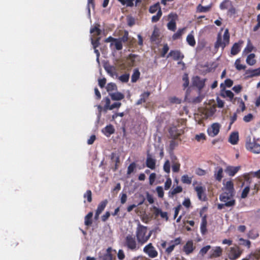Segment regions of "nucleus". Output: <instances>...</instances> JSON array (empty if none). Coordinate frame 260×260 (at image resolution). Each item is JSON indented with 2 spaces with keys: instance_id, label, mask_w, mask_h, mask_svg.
Segmentation results:
<instances>
[{
  "instance_id": "6ab92c4d",
  "label": "nucleus",
  "mask_w": 260,
  "mask_h": 260,
  "mask_svg": "<svg viewBox=\"0 0 260 260\" xmlns=\"http://www.w3.org/2000/svg\"><path fill=\"white\" fill-rule=\"evenodd\" d=\"M223 191L234 193V184L231 181H228L224 184Z\"/></svg>"
},
{
  "instance_id": "a878e982",
  "label": "nucleus",
  "mask_w": 260,
  "mask_h": 260,
  "mask_svg": "<svg viewBox=\"0 0 260 260\" xmlns=\"http://www.w3.org/2000/svg\"><path fill=\"white\" fill-rule=\"evenodd\" d=\"M192 33L193 31H192L190 34L188 35V36L186 37V41L190 46H191V47H194L196 45V41L194 40Z\"/></svg>"
},
{
  "instance_id": "9d476101",
  "label": "nucleus",
  "mask_w": 260,
  "mask_h": 260,
  "mask_svg": "<svg viewBox=\"0 0 260 260\" xmlns=\"http://www.w3.org/2000/svg\"><path fill=\"white\" fill-rule=\"evenodd\" d=\"M194 189L196 191L198 198L200 200H205L206 198L205 191L206 190V188L205 187L202 186H197L194 187Z\"/></svg>"
},
{
  "instance_id": "c85d7f7f",
  "label": "nucleus",
  "mask_w": 260,
  "mask_h": 260,
  "mask_svg": "<svg viewBox=\"0 0 260 260\" xmlns=\"http://www.w3.org/2000/svg\"><path fill=\"white\" fill-rule=\"evenodd\" d=\"M108 203L107 200H105L104 201H102L98 205L97 209L96 210V212L101 213L102 211L105 208L107 204Z\"/></svg>"
},
{
  "instance_id": "49530a36",
  "label": "nucleus",
  "mask_w": 260,
  "mask_h": 260,
  "mask_svg": "<svg viewBox=\"0 0 260 260\" xmlns=\"http://www.w3.org/2000/svg\"><path fill=\"white\" fill-rule=\"evenodd\" d=\"M169 29L175 31L176 29V23L174 20H171L167 24Z\"/></svg>"
},
{
  "instance_id": "c756f323",
  "label": "nucleus",
  "mask_w": 260,
  "mask_h": 260,
  "mask_svg": "<svg viewBox=\"0 0 260 260\" xmlns=\"http://www.w3.org/2000/svg\"><path fill=\"white\" fill-rule=\"evenodd\" d=\"M182 191V188L180 186H177L176 188H173L171 191L169 192V196L170 197H172L175 194L180 193Z\"/></svg>"
},
{
  "instance_id": "e433bc0d",
  "label": "nucleus",
  "mask_w": 260,
  "mask_h": 260,
  "mask_svg": "<svg viewBox=\"0 0 260 260\" xmlns=\"http://www.w3.org/2000/svg\"><path fill=\"white\" fill-rule=\"evenodd\" d=\"M159 9H161L158 3H156L153 6H151L149 8V12L151 13H154L158 11Z\"/></svg>"
},
{
  "instance_id": "72a5a7b5",
  "label": "nucleus",
  "mask_w": 260,
  "mask_h": 260,
  "mask_svg": "<svg viewBox=\"0 0 260 260\" xmlns=\"http://www.w3.org/2000/svg\"><path fill=\"white\" fill-rule=\"evenodd\" d=\"M99 25H96L93 27L91 28L90 32L94 34V35L99 36L101 33V30L99 28Z\"/></svg>"
},
{
  "instance_id": "09e8293b",
  "label": "nucleus",
  "mask_w": 260,
  "mask_h": 260,
  "mask_svg": "<svg viewBox=\"0 0 260 260\" xmlns=\"http://www.w3.org/2000/svg\"><path fill=\"white\" fill-rule=\"evenodd\" d=\"M248 236L250 239H255L258 236V234L257 232L252 230L248 233Z\"/></svg>"
},
{
  "instance_id": "338daca9",
  "label": "nucleus",
  "mask_w": 260,
  "mask_h": 260,
  "mask_svg": "<svg viewBox=\"0 0 260 260\" xmlns=\"http://www.w3.org/2000/svg\"><path fill=\"white\" fill-rule=\"evenodd\" d=\"M181 239L180 237L176 238L174 240H172L170 242V244H172L173 245H174V246H176L180 244Z\"/></svg>"
},
{
  "instance_id": "dca6fc26",
  "label": "nucleus",
  "mask_w": 260,
  "mask_h": 260,
  "mask_svg": "<svg viewBox=\"0 0 260 260\" xmlns=\"http://www.w3.org/2000/svg\"><path fill=\"white\" fill-rule=\"evenodd\" d=\"M239 141V133L238 132H234L231 134L229 141L230 143L233 145H236L237 144Z\"/></svg>"
},
{
  "instance_id": "864d4df0",
  "label": "nucleus",
  "mask_w": 260,
  "mask_h": 260,
  "mask_svg": "<svg viewBox=\"0 0 260 260\" xmlns=\"http://www.w3.org/2000/svg\"><path fill=\"white\" fill-rule=\"evenodd\" d=\"M249 190H250V188L249 186L245 187L242 191V192L241 194V198L244 199V198H245L246 197H247V194H248V193L249 192Z\"/></svg>"
},
{
  "instance_id": "20e7f679",
  "label": "nucleus",
  "mask_w": 260,
  "mask_h": 260,
  "mask_svg": "<svg viewBox=\"0 0 260 260\" xmlns=\"http://www.w3.org/2000/svg\"><path fill=\"white\" fill-rule=\"evenodd\" d=\"M234 193L224 191L220 195V201L225 203L226 207H231L235 206V200L233 199Z\"/></svg>"
},
{
  "instance_id": "79ce46f5",
  "label": "nucleus",
  "mask_w": 260,
  "mask_h": 260,
  "mask_svg": "<svg viewBox=\"0 0 260 260\" xmlns=\"http://www.w3.org/2000/svg\"><path fill=\"white\" fill-rule=\"evenodd\" d=\"M181 181L184 183L189 184L191 183V178L189 177L187 175H184L182 176Z\"/></svg>"
},
{
  "instance_id": "6e6d98bb",
  "label": "nucleus",
  "mask_w": 260,
  "mask_h": 260,
  "mask_svg": "<svg viewBox=\"0 0 260 260\" xmlns=\"http://www.w3.org/2000/svg\"><path fill=\"white\" fill-rule=\"evenodd\" d=\"M84 197L87 198L88 202H91L92 200L91 191L90 190H87L84 194Z\"/></svg>"
},
{
  "instance_id": "0e129e2a",
  "label": "nucleus",
  "mask_w": 260,
  "mask_h": 260,
  "mask_svg": "<svg viewBox=\"0 0 260 260\" xmlns=\"http://www.w3.org/2000/svg\"><path fill=\"white\" fill-rule=\"evenodd\" d=\"M117 256L119 259L122 260L125 257L124 251L122 249H119L117 253Z\"/></svg>"
},
{
  "instance_id": "4468645a",
  "label": "nucleus",
  "mask_w": 260,
  "mask_h": 260,
  "mask_svg": "<svg viewBox=\"0 0 260 260\" xmlns=\"http://www.w3.org/2000/svg\"><path fill=\"white\" fill-rule=\"evenodd\" d=\"M260 258V249L256 250L250 253L247 257L242 260H258Z\"/></svg>"
},
{
  "instance_id": "6e6552de",
  "label": "nucleus",
  "mask_w": 260,
  "mask_h": 260,
  "mask_svg": "<svg viewBox=\"0 0 260 260\" xmlns=\"http://www.w3.org/2000/svg\"><path fill=\"white\" fill-rule=\"evenodd\" d=\"M220 129V125L218 123H213L210 127L208 128L207 132L208 135L214 137L216 136L219 133Z\"/></svg>"
},
{
  "instance_id": "a211bd4d",
  "label": "nucleus",
  "mask_w": 260,
  "mask_h": 260,
  "mask_svg": "<svg viewBox=\"0 0 260 260\" xmlns=\"http://www.w3.org/2000/svg\"><path fill=\"white\" fill-rule=\"evenodd\" d=\"M192 84L201 89L204 86V81L201 80L199 77L197 76L192 78Z\"/></svg>"
},
{
  "instance_id": "774afa93",
  "label": "nucleus",
  "mask_w": 260,
  "mask_h": 260,
  "mask_svg": "<svg viewBox=\"0 0 260 260\" xmlns=\"http://www.w3.org/2000/svg\"><path fill=\"white\" fill-rule=\"evenodd\" d=\"M112 256L111 253H106L102 257L103 260H112Z\"/></svg>"
},
{
  "instance_id": "1a4fd4ad",
  "label": "nucleus",
  "mask_w": 260,
  "mask_h": 260,
  "mask_svg": "<svg viewBox=\"0 0 260 260\" xmlns=\"http://www.w3.org/2000/svg\"><path fill=\"white\" fill-rule=\"evenodd\" d=\"M194 249L195 247L193 246V242L191 240L188 241L183 246V251L187 255L191 253Z\"/></svg>"
},
{
  "instance_id": "3c124183",
  "label": "nucleus",
  "mask_w": 260,
  "mask_h": 260,
  "mask_svg": "<svg viewBox=\"0 0 260 260\" xmlns=\"http://www.w3.org/2000/svg\"><path fill=\"white\" fill-rule=\"evenodd\" d=\"M164 170L167 173H169L170 172V164L169 160H167L166 161L164 165Z\"/></svg>"
},
{
  "instance_id": "bf43d9fd",
  "label": "nucleus",
  "mask_w": 260,
  "mask_h": 260,
  "mask_svg": "<svg viewBox=\"0 0 260 260\" xmlns=\"http://www.w3.org/2000/svg\"><path fill=\"white\" fill-rule=\"evenodd\" d=\"M196 140L198 142H201L205 140V135L203 133L197 135L195 137Z\"/></svg>"
},
{
  "instance_id": "052dcab7",
  "label": "nucleus",
  "mask_w": 260,
  "mask_h": 260,
  "mask_svg": "<svg viewBox=\"0 0 260 260\" xmlns=\"http://www.w3.org/2000/svg\"><path fill=\"white\" fill-rule=\"evenodd\" d=\"M183 81H184V83L183 84L184 88H186L188 86L189 84V80L188 78V75L187 74H185L183 76Z\"/></svg>"
},
{
  "instance_id": "f03ea898",
  "label": "nucleus",
  "mask_w": 260,
  "mask_h": 260,
  "mask_svg": "<svg viewBox=\"0 0 260 260\" xmlns=\"http://www.w3.org/2000/svg\"><path fill=\"white\" fill-rule=\"evenodd\" d=\"M230 43V34L229 29H225L223 35H222L221 32H219L217 37V40L214 44V47L216 49L221 47L223 50L226 46Z\"/></svg>"
},
{
  "instance_id": "c9c22d12",
  "label": "nucleus",
  "mask_w": 260,
  "mask_h": 260,
  "mask_svg": "<svg viewBox=\"0 0 260 260\" xmlns=\"http://www.w3.org/2000/svg\"><path fill=\"white\" fill-rule=\"evenodd\" d=\"M129 74L128 73L124 74L118 77V79L122 82L126 83L129 80Z\"/></svg>"
},
{
  "instance_id": "680f3d73",
  "label": "nucleus",
  "mask_w": 260,
  "mask_h": 260,
  "mask_svg": "<svg viewBox=\"0 0 260 260\" xmlns=\"http://www.w3.org/2000/svg\"><path fill=\"white\" fill-rule=\"evenodd\" d=\"M172 185V180L170 178H168L165 183V189L166 190L169 189Z\"/></svg>"
},
{
  "instance_id": "0eeeda50",
  "label": "nucleus",
  "mask_w": 260,
  "mask_h": 260,
  "mask_svg": "<svg viewBox=\"0 0 260 260\" xmlns=\"http://www.w3.org/2000/svg\"><path fill=\"white\" fill-rule=\"evenodd\" d=\"M242 253L238 246L230 247L228 252V257L231 260H235L239 257Z\"/></svg>"
},
{
  "instance_id": "13d9d810",
  "label": "nucleus",
  "mask_w": 260,
  "mask_h": 260,
  "mask_svg": "<svg viewBox=\"0 0 260 260\" xmlns=\"http://www.w3.org/2000/svg\"><path fill=\"white\" fill-rule=\"evenodd\" d=\"M215 111L216 109L215 107H210L209 109H207L206 115L208 116H211L214 114Z\"/></svg>"
},
{
  "instance_id": "39448f33",
  "label": "nucleus",
  "mask_w": 260,
  "mask_h": 260,
  "mask_svg": "<svg viewBox=\"0 0 260 260\" xmlns=\"http://www.w3.org/2000/svg\"><path fill=\"white\" fill-rule=\"evenodd\" d=\"M245 146L248 150L254 153H260V145L255 142L254 138L251 140L250 137H248L246 139Z\"/></svg>"
},
{
  "instance_id": "58836bf2",
  "label": "nucleus",
  "mask_w": 260,
  "mask_h": 260,
  "mask_svg": "<svg viewBox=\"0 0 260 260\" xmlns=\"http://www.w3.org/2000/svg\"><path fill=\"white\" fill-rule=\"evenodd\" d=\"M235 66L236 68L240 71L241 70H244L246 68V66L245 65H243L240 63V59H237L235 62Z\"/></svg>"
},
{
  "instance_id": "ddd939ff",
  "label": "nucleus",
  "mask_w": 260,
  "mask_h": 260,
  "mask_svg": "<svg viewBox=\"0 0 260 260\" xmlns=\"http://www.w3.org/2000/svg\"><path fill=\"white\" fill-rule=\"evenodd\" d=\"M146 164L148 168L151 170H154L155 168L156 160L148 154L147 157Z\"/></svg>"
},
{
  "instance_id": "2eb2a0df",
  "label": "nucleus",
  "mask_w": 260,
  "mask_h": 260,
  "mask_svg": "<svg viewBox=\"0 0 260 260\" xmlns=\"http://www.w3.org/2000/svg\"><path fill=\"white\" fill-rule=\"evenodd\" d=\"M222 249L220 247L217 246L213 248L210 251V258L217 257L221 255Z\"/></svg>"
},
{
  "instance_id": "4d7b16f0",
  "label": "nucleus",
  "mask_w": 260,
  "mask_h": 260,
  "mask_svg": "<svg viewBox=\"0 0 260 260\" xmlns=\"http://www.w3.org/2000/svg\"><path fill=\"white\" fill-rule=\"evenodd\" d=\"M156 192L158 194V196L159 198H162L164 195L163 188L161 186H157L156 188Z\"/></svg>"
},
{
  "instance_id": "ea45409f",
  "label": "nucleus",
  "mask_w": 260,
  "mask_h": 260,
  "mask_svg": "<svg viewBox=\"0 0 260 260\" xmlns=\"http://www.w3.org/2000/svg\"><path fill=\"white\" fill-rule=\"evenodd\" d=\"M239 244L240 245L247 246L248 248H250L251 245V242L250 241L245 240L241 238L239 239Z\"/></svg>"
},
{
  "instance_id": "7c9ffc66",
  "label": "nucleus",
  "mask_w": 260,
  "mask_h": 260,
  "mask_svg": "<svg viewBox=\"0 0 260 260\" xmlns=\"http://www.w3.org/2000/svg\"><path fill=\"white\" fill-rule=\"evenodd\" d=\"M207 221L205 217L202 218V222L201 224V232L203 235H205L207 232Z\"/></svg>"
},
{
  "instance_id": "de8ad7c7",
  "label": "nucleus",
  "mask_w": 260,
  "mask_h": 260,
  "mask_svg": "<svg viewBox=\"0 0 260 260\" xmlns=\"http://www.w3.org/2000/svg\"><path fill=\"white\" fill-rule=\"evenodd\" d=\"M123 5H126L128 7H132L134 5L133 2L134 0H118Z\"/></svg>"
},
{
  "instance_id": "37998d69",
  "label": "nucleus",
  "mask_w": 260,
  "mask_h": 260,
  "mask_svg": "<svg viewBox=\"0 0 260 260\" xmlns=\"http://www.w3.org/2000/svg\"><path fill=\"white\" fill-rule=\"evenodd\" d=\"M211 248V246L210 245H207L201 248V249L199 251V254H201L202 256H204L205 254L207 253L209 250Z\"/></svg>"
},
{
  "instance_id": "a18cd8bd",
  "label": "nucleus",
  "mask_w": 260,
  "mask_h": 260,
  "mask_svg": "<svg viewBox=\"0 0 260 260\" xmlns=\"http://www.w3.org/2000/svg\"><path fill=\"white\" fill-rule=\"evenodd\" d=\"M87 9L88 10V13L89 17H90V7L91 6L93 8L94 7V0H88L87 1Z\"/></svg>"
},
{
  "instance_id": "e2e57ef3",
  "label": "nucleus",
  "mask_w": 260,
  "mask_h": 260,
  "mask_svg": "<svg viewBox=\"0 0 260 260\" xmlns=\"http://www.w3.org/2000/svg\"><path fill=\"white\" fill-rule=\"evenodd\" d=\"M180 169V164L178 162H174L172 165V170L174 172H177Z\"/></svg>"
},
{
  "instance_id": "9b49d317",
  "label": "nucleus",
  "mask_w": 260,
  "mask_h": 260,
  "mask_svg": "<svg viewBox=\"0 0 260 260\" xmlns=\"http://www.w3.org/2000/svg\"><path fill=\"white\" fill-rule=\"evenodd\" d=\"M240 167L228 166L225 170V172L230 176H234L240 170Z\"/></svg>"
},
{
  "instance_id": "2f4dec72",
  "label": "nucleus",
  "mask_w": 260,
  "mask_h": 260,
  "mask_svg": "<svg viewBox=\"0 0 260 260\" xmlns=\"http://www.w3.org/2000/svg\"><path fill=\"white\" fill-rule=\"evenodd\" d=\"M255 55L253 53L249 54L246 58V62L250 66H253L255 63V60L254 59Z\"/></svg>"
},
{
  "instance_id": "a19ab883",
  "label": "nucleus",
  "mask_w": 260,
  "mask_h": 260,
  "mask_svg": "<svg viewBox=\"0 0 260 260\" xmlns=\"http://www.w3.org/2000/svg\"><path fill=\"white\" fill-rule=\"evenodd\" d=\"M161 15H162V12H161V9H159L157 11L156 15H154L152 17V18H151L152 21L153 22H156L157 21H158V20L160 18Z\"/></svg>"
},
{
  "instance_id": "f704fd0d",
  "label": "nucleus",
  "mask_w": 260,
  "mask_h": 260,
  "mask_svg": "<svg viewBox=\"0 0 260 260\" xmlns=\"http://www.w3.org/2000/svg\"><path fill=\"white\" fill-rule=\"evenodd\" d=\"M185 28L179 29L178 31L173 35L172 38L173 40H177L181 37L185 30Z\"/></svg>"
},
{
  "instance_id": "473e14b6",
  "label": "nucleus",
  "mask_w": 260,
  "mask_h": 260,
  "mask_svg": "<svg viewBox=\"0 0 260 260\" xmlns=\"http://www.w3.org/2000/svg\"><path fill=\"white\" fill-rule=\"evenodd\" d=\"M140 75V73L138 69H136L134 70L133 74L132 76V82L134 83L136 82L139 79Z\"/></svg>"
},
{
  "instance_id": "7ed1b4c3",
  "label": "nucleus",
  "mask_w": 260,
  "mask_h": 260,
  "mask_svg": "<svg viewBox=\"0 0 260 260\" xmlns=\"http://www.w3.org/2000/svg\"><path fill=\"white\" fill-rule=\"evenodd\" d=\"M123 244L124 247L132 251H136L140 248L139 243L137 241L135 236L131 234L125 236Z\"/></svg>"
},
{
  "instance_id": "f257e3e1",
  "label": "nucleus",
  "mask_w": 260,
  "mask_h": 260,
  "mask_svg": "<svg viewBox=\"0 0 260 260\" xmlns=\"http://www.w3.org/2000/svg\"><path fill=\"white\" fill-rule=\"evenodd\" d=\"M147 233V227L142 225H139L136 231V236L138 242L141 244V245L146 243L150 238L152 234V232L150 231L148 233Z\"/></svg>"
},
{
  "instance_id": "cd10ccee",
  "label": "nucleus",
  "mask_w": 260,
  "mask_h": 260,
  "mask_svg": "<svg viewBox=\"0 0 260 260\" xmlns=\"http://www.w3.org/2000/svg\"><path fill=\"white\" fill-rule=\"evenodd\" d=\"M111 45L114 46L115 48L118 50H121L122 48V41L119 39H115L113 42L111 43Z\"/></svg>"
},
{
  "instance_id": "f8f14e48",
  "label": "nucleus",
  "mask_w": 260,
  "mask_h": 260,
  "mask_svg": "<svg viewBox=\"0 0 260 260\" xmlns=\"http://www.w3.org/2000/svg\"><path fill=\"white\" fill-rule=\"evenodd\" d=\"M245 75L247 78L260 76V67L254 70H247L245 72Z\"/></svg>"
},
{
  "instance_id": "5fc2aeb1",
  "label": "nucleus",
  "mask_w": 260,
  "mask_h": 260,
  "mask_svg": "<svg viewBox=\"0 0 260 260\" xmlns=\"http://www.w3.org/2000/svg\"><path fill=\"white\" fill-rule=\"evenodd\" d=\"M135 168H136V165H135V163L131 164L129 165V166L128 167L127 174L128 175L131 174L132 173H133L134 172V171L135 170Z\"/></svg>"
},
{
  "instance_id": "f3484780",
  "label": "nucleus",
  "mask_w": 260,
  "mask_h": 260,
  "mask_svg": "<svg viewBox=\"0 0 260 260\" xmlns=\"http://www.w3.org/2000/svg\"><path fill=\"white\" fill-rule=\"evenodd\" d=\"M115 129L113 125L110 124L102 129L103 133L107 137H109L114 133Z\"/></svg>"
},
{
  "instance_id": "603ef678",
  "label": "nucleus",
  "mask_w": 260,
  "mask_h": 260,
  "mask_svg": "<svg viewBox=\"0 0 260 260\" xmlns=\"http://www.w3.org/2000/svg\"><path fill=\"white\" fill-rule=\"evenodd\" d=\"M90 39H91V44L93 47V48L95 49L96 47H98L100 44L99 41H100V38L99 37L97 39H96L95 40H93V38L91 37Z\"/></svg>"
},
{
  "instance_id": "b1692460",
  "label": "nucleus",
  "mask_w": 260,
  "mask_h": 260,
  "mask_svg": "<svg viewBox=\"0 0 260 260\" xmlns=\"http://www.w3.org/2000/svg\"><path fill=\"white\" fill-rule=\"evenodd\" d=\"M241 50V44L239 43H235L231 51V53L232 55H235L238 54Z\"/></svg>"
},
{
  "instance_id": "bb28decb",
  "label": "nucleus",
  "mask_w": 260,
  "mask_h": 260,
  "mask_svg": "<svg viewBox=\"0 0 260 260\" xmlns=\"http://www.w3.org/2000/svg\"><path fill=\"white\" fill-rule=\"evenodd\" d=\"M104 68L108 74L110 76H113L114 75L116 74V68L115 67L108 65L105 66Z\"/></svg>"
},
{
  "instance_id": "393cba45",
  "label": "nucleus",
  "mask_w": 260,
  "mask_h": 260,
  "mask_svg": "<svg viewBox=\"0 0 260 260\" xmlns=\"http://www.w3.org/2000/svg\"><path fill=\"white\" fill-rule=\"evenodd\" d=\"M220 95L223 98H229L230 101H232L234 98V93L229 90L222 91Z\"/></svg>"
},
{
  "instance_id": "423d86ee",
  "label": "nucleus",
  "mask_w": 260,
  "mask_h": 260,
  "mask_svg": "<svg viewBox=\"0 0 260 260\" xmlns=\"http://www.w3.org/2000/svg\"><path fill=\"white\" fill-rule=\"evenodd\" d=\"M143 251L149 257L153 258L158 255V252L152 244L150 243L146 245L143 248Z\"/></svg>"
},
{
  "instance_id": "c03bdc74",
  "label": "nucleus",
  "mask_w": 260,
  "mask_h": 260,
  "mask_svg": "<svg viewBox=\"0 0 260 260\" xmlns=\"http://www.w3.org/2000/svg\"><path fill=\"white\" fill-rule=\"evenodd\" d=\"M116 88H117V87H116V84L113 83H108L106 87L107 90L108 92L116 90Z\"/></svg>"
},
{
  "instance_id": "5701e85b",
  "label": "nucleus",
  "mask_w": 260,
  "mask_h": 260,
  "mask_svg": "<svg viewBox=\"0 0 260 260\" xmlns=\"http://www.w3.org/2000/svg\"><path fill=\"white\" fill-rule=\"evenodd\" d=\"M109 94L112 100L114 101H120L124 98V94L119 92L110 93Z\"/></svg>"
},
{
  "instance_id": "412c9836",
  "label": "nucleus",
  "mask_w": 260,
  "mask_h": 260,
  "mask_svg": "<svg viewBox=\"0 0 260 260\" xmlns=\"http://www.w3.org/2000/svg\"><path fill=\"white\" fill-rule=\"evenodd\" d=\"M169 56L172 57L175 60H179L183 57V55L179 51H171L169 53L168 57Z\"/></svg>"
},
{
  "instance_id": "8fccbe9b",
  "label": "nucleus",
  "mask_w": 260,
  "mask_h": 260,
  "mask_svg": "<svg viewBox=\"0 0 260 260\" xmlns=\"http://www.w3.org/2000/svg\"><path fill=\"white\" fill-rule=\"evenodd\" d=\"M234 101H237L239 103V106L241 108L242 111H243L245 109L244 103L240 98H236L234 99Z\"/></svg>"
},
{
  "instance_id": "4be33fe9",
  "label": "nucleus",
  "mask_w": 260,
  "mask_h": 260,
  "mask_svg": "<svg viewBox=\"0 0 260 260\" xmlns=\"http://www.w3.org/2000/svg\"><path fill=\"white\" fill-rule=\"evenodd\" d=\"M150 94V92L149 91L145 92L141 94L140 99L137 102L136 105H139L146 102Z\"/></svg>"
},
{
  "instance_id": "4c0bfd02",
  "label": "nucleus",
  "mask_w": 260,
  "mask_h": 260,
  "mask_svg": "<svg viewBox=\"0 0 260 260\" xmlns=\"http://www.w3.org/2000/svg\"><path fill=\"white\" fill-rule=\"evenodd\" d=\"M211 8V6H203L199 5L198 6L197 9L199 12H206L208 11Z\"/></svg>"
},
{
  "instance_id": "69168bd1",
  "label": "nucleus",
  "mask_w": 260,
  "mask_h": 260,
  "mask_svg": "<svg viewBox=\"0 0 260 260\" xmlns=\"http://www.w3.org/2000/svg\"><path fill=\"white\" fill-rule=\"evenodd\" d=\"M155 178H156V175L155 173H153L150 175L149 180V184L150 185H152L153 184V183L155 181Z\"/></svg>"
},
{
  "instance_id": "aec40b11",
  "label": "nucleus",
  "mask_w": 260,
  "mask_h": 260,
  "mask_svg": "<svg viewBox=\"0 0 260 260\" xmlns=\"http://www.w3.org/2000/svg\"><path fill=\"white\" fill-rule=\"evenodd\" d=\"M223 169L221 167H217L214 171V177L216 180L220 181L223 177Z\"/></svg>"
}]
</instances>
